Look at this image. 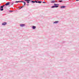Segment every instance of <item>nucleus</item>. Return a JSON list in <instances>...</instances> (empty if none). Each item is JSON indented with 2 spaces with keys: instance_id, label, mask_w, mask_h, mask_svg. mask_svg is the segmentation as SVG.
<instances>
[{
  "instance_id": "1",
  "label": "nucleus",
  "mask_w": 79,
  "mask_h": 79,
  "mask_svg": "<svg viewBox=\"0 0 79 79\" xmlns=\"http://www.w3.org/2000/svg\"><path fill=\"white\" fill-rule=\"evenodd\" d=\"M1 11H3V7H4V8H6V5L5 4L3 6H1Z\"/></svg>"
},
{
  "instance_id": "2",
  "label": "nucleus",
  "mask_w": 79,
  "mask_h": 79,
  "mask_svg": "<svg viewBox=\"0 0 79 79\" xmlns=\"http://www.w3.org/2000/svg\"><path fill=\"white\" fill-rule=\"evenodd\" d=\"M19 2H22L23 3H24V5H26V2L24 1H16L15 2V3H19Z\"/></svg>"
},
{
  "instance_id": "3",
  "label": "nucleus",
  "mask_w": 79,
  "mask_h": 79,
  "mask_svg": "<svg viewBox=\"0 0 79 79\" xmlns=\"http://www.w3.org/2000/svg\"><path fill=\"white\" fill-rule=\"evenodd\" d=\"M19 26H20V27H24V26H25L26 25H25V24H20Z\"/></svg>"
},
{
  "instance_id": "4",
  "label": "nucleus",
  "mask_w": 79,
  "mask_h": 79,
  "mask_svg": "<svg viewBox=\"0 0 79 79\" xmlns=\"http://www.w3.org/2000/svg\"><path fill=\"white\" fill-rule=\"evenodd\" d=\"M6 24H7L6 22H4L2 23V26H5V25H6Z\"/></svg>"
},
{
  "instance_id": "5",
  "label": "nucleus",
  "mask_w": 79,
  "mask_h": 79,
  "mask_svg": "<svg viewBox=\"0 0 79 79\" xmlns=\"http://www.w3.org/2000/svg\"><path fill=\"white\" fill-rule=\"evenodd\" d=\"M10 2H8L6 3L5 5H6V6H8V5H10Z\"/></svg>"
},
{
  "instance_id": "6",
  "label": "nucleus",
  "mask_w": 79,
  "mask_h": 79,
  "mask_svg": "<svg viewBox=\"0 0 79 79\" xmlns=\"http://www.w3.org/2000/svg\"><path fill=\"white\" fill-rule=\"evenodd\" d=\"M31 27L33 29H36V27H35V26H33Z\"/></svg>"
},
{
  "instance_id": "7",
  "label": "nucleus",
  "mask_w": 79,
  "mask_h": 79,
  "mask_svg": "<svg viewBox=\"0 0 79 79\" xmlns=\"http://www.w3.org/2000/svg\"><path fill=\"white\" fill-rule=\"evenodd\" d=\"M25 2H27V3H29V2L31 1L30 0H25Z\"/></svg>"
},
{
  "instance_id": "8",
  "label": "nucleus",
  "mask_w": 79,
  "mask_h": 79,
  "mask_svg": "<svg viewBox=\"0 0 79 79\" xmlns=\"http://www.w3.org/2000/svg\"><path fill=\"white\" fill-rule=\"evenodd\" d=\"M60 8L62 9H64V8H66V6H60Z\"/></svg>"
},
{
  "instance_id": "9",
  "label": "nucleus",
  "mask_w": 79,
  "mask_h": 79,
  "mask_svg": "<svg viewBox=\"0 0 79 79\" xmlns=\"http://www.w3.org/2000/svg\"><path fill=\"white\" fill-rule=\"evenodd\" d=\"M55 2H56V0H55V1L52 0L51 1V3H55Z\"/></svg>"
},
{
  "instance_id": "10",
  "label": "nucleus",
  "mask_w": 79,
  "mask_h": 79,
  "mask_svg": "<svg viewBox=\"0 0 79 79\" xmlns=\"http://www.w3.org/2000/svg\"><path fill=\"white\" fill-rule=\"evenodd\" d=\"M58 21H56L53 22V24H56V23H58Z\"/></svg>"
},
{
  "instance_id": "11",
  "label": "nucleus",
  "mask_w": 79,
  "mask_h": 79,
  "mask_svg": "<svg viewBox=\"0 0 79 79\" xmlns=\"http://www.w3.org/2000/svg\"><path fill=\"white\" fill-rule=\"evenodd\" d=\"M59 6H54L55 8H58Z\"/></svg>"
},
{
  "instance_id": "12",
  "label": "nucleus",
  "mask_w": 79,
  "mask_h": 79,
  "mask_svg": "<svg viewBox=\"0 0 79 79\" xmlns=\"http://www.w3.org/2000/svg\"><path fill=\"white\" fill-rule=\"evenodd\" d=\"M38 3H42V2H41V1H38Z\"/></svg>"
},
{
  "instance_id": "13",
  "label": "nucleus",
  "mask_w": 79,
  "mask_h": 79,
  "mask_svg": "<svg viewBox=\"0 0 79 79\" xmlns=\"http://www.w3.org/2000/svg\"><path fill=\"white\" fill-rule=\"evenodd\" d=\"M51 8H55V6H52L51 7Z\"/></svg>"
},
{
  "instance_id": "14",
  "label": "nucleus",
  "mask_w": 79,
  "mask_h": 79,
  "mask_svg": "<svg viewBox=\"0 0 79 79\" xmlns=\"http://www.w3.org/2000/svg\"><path fill=\"white\" fill-rule=\"evenodd\" d=\"M58 2H63V1H62V0H59Z\"/></svg>"
},
{
  "instance_id": "15",
  "label": "nucleus",
  "mask_w": 79,
  "mask_h": 79,
  "mask_svg": "<svg viewBox=\"0 0 79 79\" xmlns=\"http://www.w3.org/2000/svg\"><path fill=\"white\" fill-rule=\"evenodd\" d=\"M54 5H57V6H58L59 5V4H54Z\"/></svg>"
},
{
  "instance_id": "16",
  "label": "nucleus",
  "mask_w": 79,
  "mask_h": 79,
  "mask_svg": "<svg viewBox=\"0 0 79 79\" xmlns=\"http://www.w3.org/2000/svg\"><path fill=\"white\" fill-rule=\"evenodd\" d=\"M31 2L32 3H35V1H32Z\"/></svg>"
},
{
  "instance_id": "17",
  "label": "nucleus",
  "mask_w": 79,
  "mask_h": 79,
  "mask_svg": "<svg viewBox=\"0 0 79 79\" xmlns=\"http://www.w3.org/2000/svg\"><path fill=\"white\" fill-rule=\"evenodd\" d=\"M35 2L37 3H38V2H37V1H35Z\"/></svg>"
},
{
  "instance_id": "18",
  "label": "nucleus",
  "mask_w": 79,
  "mask_h": 79,
  "mask_svg": "<svg viewBox=\"0 0 79 79\" xmlns=\"http://www.w3.org/2000/svg\"><path fill=\"white\" fill-rule=\"evenodd\" d=\"M2 7H1V6H0V11H1V10H2Z\"/></svg>"
},
{
  "instance_id": "19",
  "label": "nucleus",
  "mask_w": 79,
  "mask_h": 79,
  "mask_svg": "<svg viewBox=\"0 0 79 79\" xmlns=\"http://www.w3.org/2000/svg\"><path fill=\"white\" fill-rule=\"evenodd\" d=\"M13 10H10V12H13Z\"/></svg>"
},
{
  "instance_id": "20",
  "label": "nucleus",
  "mask_w": 79,
  "mask_h": 79,
  "mask_svg": "<svg viewBox=\"0 0 79 79\" xmlns=\"http://www.w3.org/2000/svg\"><path fill=\"white\" fill-rule=\"evenodd\" d=\"M23 6H22V7H20L19 9H21V8H23Z\"/></svg>"
},
{
  "instance_id": "21",
  "label": "nucleus",
  "mask_w": 79,
  "mask_h": 79,
  "mask_svg": "<svg viewBox=\"0 0 79 79\" xmlns=\"http://www.w3.org/2000/svg\"><path fill=\"white\" fill-rule=\"evenodd\" d=\"M22 6L23 7H24V5L23 6Z\"/></svg>"
},
{
  "instance_id": "22",
  "label": "nucleus",
  "mask_w": 79,
  "mask_h": 79,
  "mask_svg": "<svg viewBox=\"0 0 79 79\" xmlns=\"http://www.w3.org/2000/svg\"><path fill=\"white\" fill-rule=\"evenodd\" d=\"M43 3H45V2H43Z\"/></svg>"
},
{
  "instance_id": "23",
  "label": "nucleus",
  "mask_w": 79,
  "mask_h": 79,
  "mask_svg": "<svg viewBox=\"0 0 79 79\" xmlns=\"http://www.w3.org/2000/svg\"><path fill=\"white\" fill-rule=\"evenodd\" d=\"M11 5H13V3H11Z\"/></svg>"
},
{
  "instance_id": "24",
  "label": "nucleus",
  "mask_w": 79,
  "mask_h": 79,
  "mask_svg": "<svg viewBox=\"0 0 79 79\" xmlns=\"http://www.w3.org/2000/svg\"><path fill=\"white\" fill-rule=\"evenodd\" d=\"M79 0H76V1H79Z\"/></svg>"
},
{
  "instance_id": "25",
  "label": "nucleus",
  "mask_w": 79,
  "mask_h": 79,
  "mask_svg": "<svg viewBox=\"0 0 79 79\" xmlns=\"http://www.w3.org/2000/svg\"><path fill=\"white\" fill-rule=\"evenodd\" d=\"M27 5H29L27 4Z\"/></svg>"
}]
</instances>
